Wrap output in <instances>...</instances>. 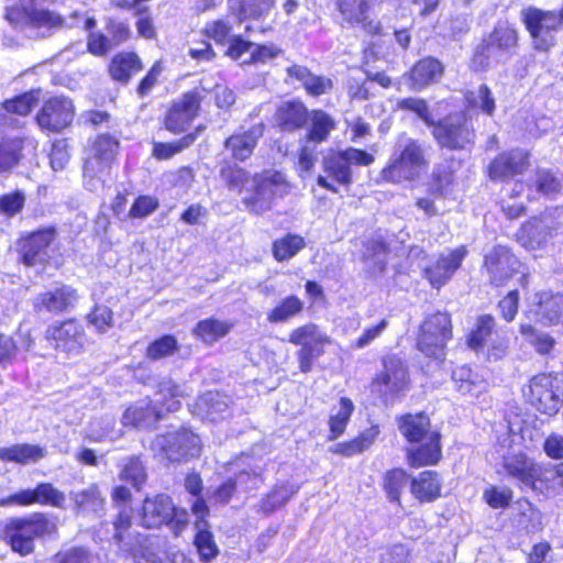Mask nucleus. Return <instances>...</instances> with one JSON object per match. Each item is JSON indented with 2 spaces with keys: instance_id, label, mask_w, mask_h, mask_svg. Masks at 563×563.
I'll return each instance as SVG.
<instances>
[{
  "instance_id": "nucleus-1",
  "label": "nucleus",
  "mask_w": 563,
  "mask_h": 563,
  "mask_svg": "<svg viewBox=\"0 0 563 563\" xmlns=\"http://www.w3.org/2000/svg\"><path fill=\"white\" fill-rule=\"evenodd\" d=\"M220 177L229 189L242 191L246 188L243 203L250 212L264 213L271 210L277 197L289 191V185L280 172H264L250 179V174L236 164L225 163L220 169Z\"/></svg>"
},
{
  "instance_id": "nucleus-2",
  "label": "nucleus",
  "mask_w": 563,
  "mask_h": 563,
  "mask_svg": "<svg viewBox=\"0 0 563 563\" xmlns=\"http://www.w3.org/2000/svg\"><path fill=\"white\" fill-rule=\"evenodd\" d=\"M398 428L407 441L420 443L419 446L407 450V460L411 467L434 465L440 461V433L430 429V420L424 413L400 417Z\"/></svg>"
},
{
  "instance_id": "nucleus-3",
  "label": "nucleus",
  "mask_w": 563,
  "mask_h": 563,
  "mask_svg": "<svg viewBox=\"0 0 563 563\" xmlns=\"http://www.w3.org/2000/svg\"><path fill=\"white\" fill-rule=\"evenodd\" d=\"M428 164L424 146L413 139L401 136L388 166L382 170V177L395 184L415 180Z\"/></svg>"
},
{
  "instance_id": "nucleus-4",
  "label": "nucleus",
  "mask_w": 563,
  "mask_h": 563,
  "mask_svg": "<svg viewBox=\"0 0 563 563\" xmlns=\"http://www.w3.org/2000/svg\"><path fill=\"white\" fill-rule=\"evenodd\" d=\"M118 147L119 142L108 134L95 140L91 155L84 165V185L88 190L98 192L112 183L111 170Z\"/></svg>"
},
{
  "instance_id": "nucleus-5",
  "label": "nucleus",
  "mask_w": 563,
  "mask_h": 563,
  "mask_svg": "<svg viewBox=\"0 0 563 563\" xmlns=\"http://www.w3.org/2000/svg\"><path fill=\"white\" fill-rule=\"evenodd\" d=\"M523 395L540 412L552 416L563 401V374H539L533 376Z\"/></svg>"
},
{
  "instance_id": "nucleus-6",
  "label": "nucleus",
  "mask_w": 563,
  "mask_h": 563,
  "mask_svg": "<svg viewBox=\"0 0 563 563\" xmlns=\"http://www.w3.org/2000/svg\"><path fill=\"white\" fill-rule=\"evenodd\" d=\"M288 341L300 346L297 352L299 368L302 373H309L313 361L324 354V345L329 344L331 339L317 324L307 323L294 329Z\"/></svg>"
},
{
  "instance_id": "nucleus-7",
  "label": "nucleus",
  "mask_w": 563,
  "mask_h": 563,
  "mask_svg": "<svg viewBox=\"0 0 563 563\" xmlns=\"http://www.w3.org/2000/svg\"><path fill=\"white\" fill-rule=\"evenodd\" d=\"M152 450L170 462H180L197 457L201 452L200 438L188 429L157 435Z\"/></svg>"
},
{
  "instance_id": "nucleus-8",
  "label": "nucleus",
  "mask_w": 563,
  "mask_h": 563,
  "mask_svg": "<svg viewBox=\"0 0 563 563\" xmlns=\"http://www.w3.org/2000/svg\"><path fill=\"white\" fill-rule=\"evenodd\" d=\"M521 19L537 49L548 51L554 45V33L561 27L556 11L529 7L521 11Z\"/></svg>"
},
{
  "instance_id": "nucleus-9",
  "label": "nucleus",
  "mask_w": 563,
  "mask_h": 563,
  "mask_svg": "<svg viewBox=\"0 0 563 563\" xmlns=\"http://www.w3.org/2000/svg\"><path fill=\"white\" fill-rule=\"evenodd\" d=\"M451 319L449 314L437 312L421 325L417 345L427 356L441 358L448 340L451 339Z\"/></svg>"
},
{
  "instance_id": "nucleus-10",
  "label": "nucleus",
  "mask_w": 563,
  "mask_h": 563,
  "mask_svg": "<svg viewBox=\"0 0 563 563\" xmlns=\"http://www.w3.org/2000/svg\"><path fill=\"white\" fill-rule=\"evenodd\" d=\"M432 126V134L442 147L465 150L474 143L475 132L465 114L451 115Z\"/></svg>"
},
{
  "instance_id": "nucleus-11",
  "label": "nucleus",
  "mask_w": 563,
  "mask_h": 563,
  "mask_svg": "<svg viewBox=\"0 0 563 563\" xmlns=\"http://www.w3.org/2000/svg\"><path fill=\"white\" fill-rule=\"evenodd\" d=\"M1 534L13 552L22 556L31 554L34 550L35 518H10L2 527Z\"/></svg>"
},
{
  "instance_id": "nucleus-12",
  "label": "nucleus",
  "mask_w": 563,
  "mask_h": 563,
  "mask_svg": "<svg viewBox=\"0 0 563 563\" xmlns=\"http://www.w3.org/2000/svg\"><path fill=\"white\" fill-rule=\"evenodd\" d=\"M485 269L489 280L496 286H501L519 272L520 262L509 249L498 245L485 255Z\"/></svg>"
},
{
  "instance_id": "nucleus-13",
  "label": "nucleus",
  "mask_w": 563,
  "mask_h": 563,
  "mask_svg": "<svg viewBox=\"0 0 563 563\" xmlns=\"http://www.w3.org/2000/svg\"><path fill=\"white\" fill-rule=\"evenodd\" d=\"M75 108L73 101L66 97H53L37 113V124L42 129L58 132L67 128L74 120Z\"/></svg>"
},
{
  "instance_id": "nucleus-14",
  "label": "nucleus",
  "mask_w": 563,
  "mask_h": 563,
  "mask_svg": "<svg viewBox=\"0 0 563 563\" xmlns=\"http://www.w3.org/2000/svg\"><path fill=\"white\" fill-rule=\"evenodd\" d=\"M408 385V371L404 362L397 356L384 360V369L373 382V386L382 395H397Z\"/></svg>"
},
{
  "instance_id": "nucleus-15",
  "label": "nucleus",
  "mask_w": 563,
  "mask_h": 563,
  "mask_svg": "<svg viewBox=\"0 0 563 563\" xmlns=\"http://www.w3.org/2000/svg\"><path fill=\"white\" fill-rule=\"evenodd\" d=\"M375 0H338V9L343 23L361 26L368 34H378L380 25L371 19V9Z\"/></svg>"
},
{
  "instance_id": "nucleus-16",
  "label": "nucleus",
  "mask_w": 563,
  "mask_h": 563,
  "mask_svg": "<svg viewBox=\"0 0 563 563\" xmlns=\"http://www.w3.org/2000/svg\"><path fill=\"white\" fill-rule=\"evenodd\" d=\"M530 166L529 154L525 150H511L499 154L488 166L492 180H506L523 174Z\"/></svg>"
},
{
  "instance_id": "nucleus-17",
  "label": "nucleus",
  "mask_w": 563,
  "mask_h": 563,
  "mask_svg": "<svg viewBox=\"0 0 563 563\" xmlns=\"http://www.w3.org/2000/svg\"><path fill=\"white\" fill-rule=\"evenodd\" d=\"M503 468L522 486L537 490L541 464L536 463L526 453L518 452L504 456Z\"/></svg>"
},
{
  "instance_id": "nucleus-18",
  "label": "nucleus",
  "mask_w": 563,
  "mask_h": 563,
  "mask_svg": "<svg viewBox=\"0 0 563 563\" xmlns=\"http://www.w3.org/2000/svg\"><path fill=\"white\" fill-rule=\"evenodd\" d=\"M199 107L200 97L198 92H186L167 112L165 118L166 129L174 133L183 132L197 115Z\"/></svg>"
},
{
  "instance_id": "nucleus-19",
  "label": "nucleus",
  "mask_w": 563,
  "mask_h": 563,
  "mask_svg": "<svg viewBox=\"0 0 563 563\" xmlns=\"http://www.w3.org/2000/svg\"><path fill=\"white\" fill-rule=\"evenodd\" d=\"M191 511L196 517L195 528L197 530L195 545L202 561L209 562L218 554V548L213 541V536L209 531V525L206 518L209 516V508L203 499L196 500L191 506Z\"/></svg>"
},
{
  "instance_id": "nucleus-20",
  "label": "nucleus",
  "mask_w": 563,
  "mask_h": 563,
  "mask_svg": "<svg viewBox=\"0 0 563 563\" xmlns=\"http://www.w3.org/2000/svg\"><path fill=\"white\" fill-rule=\"evenodd\" d=\"M46 338L54 342V346L57 350L67 353H78L85 342V331L75 320H66L49 327Z\"/></svg>"
},
{
  "instance_id": "nucleus-21",
  "label": "nucleus",
  "mask_w": 563,
  "mask_h": 563,
  "mask_svg": "<svg viewBox=\"0 0 563 563\" xmlns=\"http://www.w3.org/2000/svg\"><path fill=\"white\" fill-rule=\"evenodd\" d=\"M174 504L166 495L145 498L142 507V525L146 528H158L166 525L173 516Z\"/></svg>"
},
{
  "instance_id": "nucleus-22",
  "label": "nucleus",
  "mask_w": 563,
  "mask_h": 563,
  "mask_svg": "<svg viewBox=\"0 0 563 563\" xmlns=\"http://www.w3.org/2000/svg\"><path fill=\"white\" fill-rule=\"evenodd\" d=\"M466 255L464 247H457L448 255H441L438 261L426 269V275L435 288L443 286L460 267Z\"/></svg>"
},
{
  "instance_id": "nucleus-23",
  "label": "nucleus",
  "mask_w": 563,
  "mask_h": 563,
  "mask_svg": "<svg viewBox=\"0 0 563 563\" xmlns=\"http://www.w3.org/2000/svg\"><path fill=\"white\" fill-rule=\"evenodd\" d=\"M455 389L463 396L477 398L488 390L487 380L468 366H457L452 372Z\"/></svg>"
},
{
  "instance_id": "nucleus-24",
  "label": "nucleus",
  "mask_w": 563,
  "mask_h": 563,
  "mask_svg": "<svg viewBox=\"0 0 563 563\" xmlns=\"http://www.w3.org/2000/svg\"><path fill=\"white\" fill-rule=\"evenodd\" d=\"M162 415L163 408L157 409L152 406L150 400L143 399L124 411L122 422L125 426L145 429L154 426L162 418Z\"/></svg>"
},
{
  "instance_id": "nucleus-25",
  "label": "nucleus",
  "mask_w": 563,
  "mask_h": 563,
  "mask_svg": "<svg viewBox=\"0 0 563 563\" xmlns=\"http://www.w3.org/2000/svg\"><path fill=\"white\" fill-rule=\"evenodd\" d=\"M263 133L264 125L262 123L255 124L246 132L230 136L225 141V148L231 152L235 159L245 161L252 155Z\"/></svg>"
},
{
  "instance_id": "nucleus-26",
  "label": "nucleus",
  "mask_w": 563,
  "mask_h": 563,
  "mask_svg": "<svg viewBox=\"0 0 563 563\" xmlns=\"http://www.w3.org/2000/svg\"><path fill=\"white\" fill-rule=\"evenodd\" d=\"M275 117L283 131L291 132L307 123L309 113L302 102L289 101L279 106Z\"/></svg>"
},
{
  "instance_id": "nucleus-27",
  "label": "nucleus",
  "mask_w": 563,
  "mask_h": 563,
  "mask_svg": "<svg viewBox=\"0 0 563 563\" xmlns=\"http://www.w3.org/2000/svg\"><path fill=\"white\" fill-rule=\"evenodd\" d=\"M442 63L433 57L419 60L410 71V79L413 89H422L437 82L443 75Z\"/></svg>"
},
{
  "instance_id": "nucleus-28",
  "label": "nucleus",
  "mask_w": 563,
  "mask_h": 563,
  "mask_svg": "<svg viewBox=\"0 0 563 563\" xmlns=\"http://www.w3.org/2000/svg\"><path fill=\"white\" fill-rule=\"evenodd\" d=\"M411 494L421 503H430L440 496L441 482L437 472L424 471L411 479Z\"/></svg>"
},
{
  "instance_id": "nucleus-29",
  "label": "nucleus",
  "mask_w": 563,
  "mask_h": 563,
  "mask_svg": "<svg viewBox=\"0 0 563 563\" xmlns=\"http://www.w3.org/2000/svg\"><path fill=\"white\" fill-rule=\"evenodd\" d=\"M78 299L74 288L60 285L52 288L41 296V305L51 312H62L74 307Z\"/></svg>"
},
{
  "instance_id": "nucleus-30",
  "label": "nucleus",
  "mask_w": 563,
  "mask_h": 563,
  "mask_svg": "<svg viewBox=\"0 0 563 563\" xmlns=\"http://www.w3.org/2000/svg\"><path fill=\"white\" fill-rule=\"evenodd\" d=\"M287 75L300 81L311 96H321L332 88V81L329 78L314 76L305 66L292 65L287 68Z\"/></svg>"
},
{
  "instance_id": "nucleus-31",
  "label": "nucleus",
  "mask_w": 563,
  "mask_h": 563,
  "mask_svg": "<svg viewBox=\"0 0 563 563\" xmlns=\"http://www.w3.org/2000/svg\"><path fill=\"white\" fill-rule=\"evenodd\" d=\"M538 314L545 325L563 323V295L542 292L539 296Z\"/></svg>"
},
{
  "instance_id": "nucleus-32",
  "label": "nucleus",
  "mask_w": 563,
  "mask_h": 563,
  "mask_svg": "<svg viewBox=\"0 0 563 563\" xmlns=\"http://www.w3.org/2000/svg\"><path fill=\"white\" fill-rule=\"evenodd\" d=\"M141 69V60L134 53H120L115 55L109 66L111 77L123 84H126Z\"/></svg>"
},
{
  "instance_id": "nucleus-33",
  "label": "nucleus",
  "mask_w": 563,
  "mask_h": 563,
  "mask_svg": "<svg viewBox=\"0 0 563 563\" xmlns=\"http://www.w3.org/2000/svg\"><path fill=\"white\" fill-rule=\"evenodd\" d=\"M197 407L205 418L214 421L228 411L229 398L218 391H209L199 397Z\"/></svg>"
},
{
  "instance_id": "nucleus-34",
  "label": "nucleus",
  "mask_w": 563,
  "mask_h": 563,
  "mask_svg": "<svg viewBox=\"0 0 563 563\" xmlns=\"http://www.w3.org/2000/svg\"><path fill=\"white\" fill-rule=\"evenodd\" d=\"M353 411V401L347 397H341L339 408L329 417V440H335L344 433Z\"/></svg>"
},
{
  "instance_id": "nucleus-35",
  "label": "nucleus",
  "mask_w": 563,
  "mask_h": 563,
  "mask_svg": "<svg viewBox=\"0 0 563 563\" xmlns=\"http://www.w3.org/2000/svg\"><path fill=\"white\" fill-rule=\"evenodd\" d=\"M309 118L311 124L307 134V142H324L335 128L334 120L322 110H313Z\"/></svg>"
},
{
  "instance_id": "nucleus-36",
  "label": "nucleus",
  "mask_w": 563,
  "mask_h": 563,
  "mask_svg": "<svg viewBox=\"0 0 563 563\" xmlns=\"http://www.w3.org/2000/svg\"><path fill=\"white\" fill-rule=\"evenodd\" d=\"M71 500L78 512L98 514L103 508V498L97 486L91 485L87 489L71 494Z\"/></svg>"
},
{
  "instance_id": "nucleus-37",
  "label": "nucleus",
  "mask_w": 563,
  "mask_h": 563,
  "mask_svg": "<svg viewBox=\"0 0 563 563\" xmlns=\"http://www.w3.org/2000/svg\"><path fill=\"white\" fill-rule=\"evenodd\" d=\"M328 177L341 185H349L352 180L351 167L341 152L330 154L323 161Z\"/></svg>"
},
{
  "instance_id": "nucleus-38",
  "label": "nucleus",
  "mask_w": 563,
  "mask_h": 563,
  "mask_svg": "<svg viewBox=\"0 0 563 563\" xmlns=\"http://www.w3.org/2000/svg\"><path fill=\"white\" fill-rule=\"evenodd\" d=\"M37 262L53 261L58 265V247L55 242L56 232L54 228L37 230Z\"/></svg>"
},
{
  "instance_id": "nucleus-39",
  "label": "nucleus",
  "mask_w": 563,
  "mask_h": 563,
  "mask_svg": "<svg viewBox=\"0 0 563 563\" xmlns=\"http://www.w3.org/2000/svg\"><path fill=\"white\" fill-rule=\"evenodd\" d=\"M303 309V302L296 296H288L283 299L267 314L271 323H285L299 314Z\"/></svg>"
},
{
  "instance_id": "nucleus-40",
  "label": "nucleus",
  "mask_w": 563,
  "mask_h": 563,
  "mask_svg": "<svg viewBox=\"0 0 563 563\" xmlns=\"http://www.w3.org/2000/svg\"><path fill=\"white\" fill-rule=\"evenodd\" d=\"M114 538L125 551L133 550L135 545L141 543V536L131 530V517L128 512L121 511L119 514L114 522Z\"/></svg>"
},
{
  "instance_id": "nucleus-41",
  "label": "nucleus",
  "mask_w": 563,
  "mask_h": 563,
  "mask_svg": "<svg viewBox=\"0 0 563 563\" xmlns=\"http://www.w3.org/2000/svg\"><path fill=\"white\" fill-rule=\"evenodd\" d=\"M561 489H563V463L541 465L537 490L559 493Z\"/></svg>"
},
{
  "instance_id": "nucleus-42",
  "label": "nucleus",
  "mask_w": 563,
  "mask_h": 563,
  "mask_svg": "<svg viewBox=\"0 0 563 563\" xmlns=\"http://www.w3.org/2000/svg\"><path fill=\"white\" fill-rule=\"evenodd\" d=\"M548 233L542 220L533 219L522 225L518 233V240L527 249H537L545 242Z\"/></svg>"
},
{
  "instance_id": "nucleus-43",
  "label": "nucleus",
  "mask_w": 563,
  "mask_h": 563,
  "mask_svg": "<svg viewBox=\"0 0 563 563\" xmlns=\"http://www.w3.org/2000/svg\"><path fill=\"white\" fill-rule=\"evenodd\" d=\"M230 329V323L211 318L200 321L196 325L194 333L203 342L213 343L220 338L228 334Z\"/></svg>"
},
{
  "instance_id": "nucleus-44",
  "label": "nucleus",
  "mask_w": 563,
  "mask_h": 563,
  "mask_svg": "<svg viewBox=\"0 0 563 563\" xmlns=\"http://www.w3.org/2000/svg\"><path fill=\"white\" fill-rule=\"evenodd\" d=\"M494 325L495 320L493 317L488 314L479 317L476 323V328L471 332L468 336L470 347L476 351H484L485 345L495 334Z\"/></svg>"
},
{
  "instance_id": "nucleus-45",
  "label": "nucleus",
  "mask_w": 563,
  "mask_h": 563,
  "mask_svg": "<svg viewBox=\"0 0 563 563\" xmlns=\"http://www.w3.org/2000/svg\"><path fill=\"white\" fill-rule=\"evenodd\" d=\"M22 152L18 139L5 137L0 141V174L12 169L20 161Z\"/></svg>"
},
{
  "instance_id": "nucleus-46",
  "label": "nucleus",
  "mask_w": 563,
  "mask_h": 563,
  "mask_svg": "<svg viewBox=\"0 0 563 563\" xmlns=\"http://www.w3.org/2000/svg\"><path fill=\"white\" fill-rule=\"evenodd\" d=\"M298 488L292 485H280L275 487L262 501L261 509L265 514H271L284 506L296 493Z\"/></svg>"
},
{
  "instance_id": "nucleus-47",
  "label": "nucleus",
  "mask_w": 563,
  "mask_h": 563,
  "mask_svg": "<svg viewBox=\"0 0 563 563\" xmlns=\"http://www.w3.org/2000/svg\"><path fill=\"white\" fill-rule=\"evenodd\" d=\"M517 31L507 22L498 23L489 36L487 49L497 47L500 49H509L517 44Z\"/></svg>"
},
{
  "instance_id": "nucleus-48",
  "label": "nucleus",
  "mask_w": 563,
  "mask_h": 563,
  "mask_svg": "<svg viewBox=\"0 0 563 563\" xmlns=\"http://www.w3.org/2000/svg\"><path fill=\"white\" fill-rule=\"evenodd\" d=\"M120 478L130 482L135 488H140L146 481V472L143 463L137 457H128L120 464Z\"/></svg>"
},
{
  "instance_id": "nucleus-49",
  "label": "nucleus",
  "mask_w": 563,
  "mask_h": 563,
  "mask_svg": "<svg viewBox=\"0 0 563 563\" xmlns=\"http://www.w3.org/2000/svg\"><path fill=\"white\" fill-rule=\"evenodd\" d=\"M35 457V446L16 443L0 448V461L3 463L26 464Z\"/></svg>"
},
{
  "instance_id": "nucleus-50",
  "label": "nucleus",
  "mask_w": 563,
  "mask_h": 563,
  "mask_svg": "<svg viewBox=\"0 0 563 563\" xmlns=\"http://www.w3.org/2000/svg\"><path fill=\"white\" fill-rule=\"evenodd\" d=\"M305 246V241L299 235L288 234L276 240L273 244L274 257L282 262L295 256Z\"/></svg>"
},
{
  "instance_id": "nucleus-51",
  "label": "nucleus",
  "mask_w": 563,
  "mask_h": 563,
  "mask_svg": "<svg viewBox=\"0 0 563 563\" xmlns=\"http://www.w3.org/2000/svg\"><path fill=\"white\" fill-rule=\"evenodd\" d=\"M409 481L408 474L401 468L388 471L384 476V490L389 500L399 501L402 489Z\"/></svg>"
},
{
  "instance_id": "nucleus-52",
  "label": "nucleus",
  "mask_w": 563,
  "mask_h": 563,
  "mask_svg": "<svg viewBox=\"0 0 563 563\" xmlns=\"http://www.w3.org/2000/svg\"><path fill=\"white\" fill-rule=\"evenodd\" d=\"M156 402L164 401L165 411H176L179 408V398L184 396L181 388L169 378H164L158 384Z\"/></svg>"
},
{
  "instance_id": "nucleus-53",
  "label": "nucleus",
  "mask_w": 563,
  "mask_h": 563,
  "mask_svg": "<svg viewBox=\"0 0 563 563\" xmlns=\"http://www.w3.org/2000/svg\"><path fill=\"white\" fill-rule=\"evenodd\" d=\"M87 434L93 442L114 441L120 437V431L114 429V421L111 418L95 419L91 421Z\"/></svg>"
},
{
  "instance_id": "nucleus-54",
  "label": "nucleus",
  "mask_w": 563,
  "mask_h": 563,
  "mask_svg": "<svg viewBox=\"0 0 563 563\" xmlns=\"http://www.w3.org/2000/svg\"><path fill=\"white\" fill-rule=\"evenodd\" d=\"M35 103L33 91L23 92L13 98L5 99L1 102V108L10 114L25 117L31 113Z\"/></svg>"
},
{
  "instance_id": "nucleus-55",
  "label": "nucleus",
  "mask_w": 563,
  "mask_h": 563,
  "mask_svg": "<svg viewBox=\"0 0 563 563\" xmlns=\"http://www.w3.org/2000/svg\"><path fill=\"white\" fill-rule=\"evenodd\" d=\"M14 252L20 263L25 266L35 264V232L23 233L15 242Z\"/></svg>"
},
{
  "instance_id": "nucleus-56",
  "label": "nucleus",
  "mask_w": 563,
  "mask_h": 563,
  "mask_svg": "<svg viewBox=\"0 0 563 563\" xmlns=\"http://www.w3.org/2000/svg\"><path fill=\"white\" fill-rule=\"evenodd\" d=\"M5 19L16 29L32 26L35 23V9L23 4H13L7 8Z\"/></svg>"
},
{
  "instance_id": "nucleus-57",
  "label": "nucleus",
  "mask_w": 563,
  "mask_h": 563,
  "mask_svg": "<svg viewBox=\"0 0 563 563\" xmlns=\"http://www.w3.org/2000/svg\"><path fill=\"white\" fill-rule=\"evenodd\" d=\"M95 554L85 547H71L59 551L52 563H95Z\"/></svg>"
},
{
  "instance_id": "nucleus-58",
  "label": "nucleus",
  "mask_w": 563,
  "mask_h": 563,
  "mask_svg": "<svg viewBox=\"0 0 563 563\" xmlns=\"http://www.w3.org/2000/svg\"><path fill=\"white\" fill-rule=\"evenodd\" d=\"M178 350V343L173 335H163L152 342L146 350V357L153 361L174 354Z\"/></svg>"
},
{
  "instance_id": "nucleus-59",
  "label": "nucleus",
  "mask_w": 563,
  "mask_h": 563,
  "mask_svg": "<svg viewBox=\"0 0 563 563\" xmlns=\"http://www.w3.org/2000/svg\"><path fill=\"white\" fill-rule=\"evenodd\" d=\"M466 100L470 106L481 109L486 114L490 115L495 110V100L492 96V91L485 85L467 92Z\"/></svg>"
},
{
  "instance_id": "nucleus-60",
  "label": "nucleus",
  "mask_w": 563,
  "mask_h": 563,
  "mask_svg": "<svg viewBox=\"0 0 563 563\" xmlns=\"http://www.w3.org/2000/svg\"><path fill=\"white\" fill-rule=\"evenodd\" d=\"M194 141L195 136L192 134H188L177 142L155 143L153 147V156L157 159H168L191 145Z\"/></svg>"
},
{
  "instance_id": "nucleus-61",
  "label": "nucleus",
  "mask_w": 563,
  "mask_h": 563,
  "mask_svg": "<svg viewBox=\"0 0 563 563\" xmlns=\"http://www.w3.org/2000/svg\"><path fill=\"white\" fill-rule=\"evenodd\" d=\"M520 332L541 354H548L554 346V340L547 333L537 332L530 324H521Z\"/></svg>"
},
{
  "instance_id": "nucleus-62",
  "label": "nucleus",
  "mask_w": 563,
  "mask_h": 563,
  "mask_svg": "<svg viewBox=\"0 0 563 563\" xmlns=\"http://www.w3.org/2000/svg\"><path fill=\"white\" fill-rule=\"evenodd\" d=\"M87 321L96 331L104 333L113 325V314L107 306H95L93 310L87 316Z\"/></svg>"
},
{
  "instance_id": "nucleus-63",
  "label": "nucleus",
  "mask_w": 563,
  "mask_h": 563,
  "mask_svg": "<svg viewBox=\"0 0 563 563\" xmlns=\"http://www.w3.org/2000/svg\"><path fill=\"white\" fill-rule=\"evenodd\" d=\"M106 32L113 47L124 43L131 36V29L129 24L115 19L107 20Z\"/></svg>"
},
{
  "instance_id": "nucleus-64",
  "label": "nucleus",
  "mask_w": 563,
  "mask_h": 563,
  "mask_svg": "<svg viewBox=\"0 0 563 563\" xmlns=\"http://www.w3.org/2000/svg\"><path fill=\"white\" fill-rule=\"evenodd\" d=\"M48 156L52 169L63 170L70 157L67 141L64 139L54 141Z\"/></svg>"
}]
</instances>
